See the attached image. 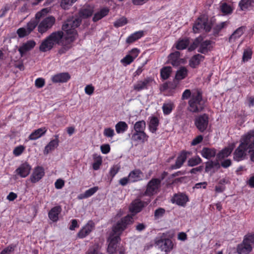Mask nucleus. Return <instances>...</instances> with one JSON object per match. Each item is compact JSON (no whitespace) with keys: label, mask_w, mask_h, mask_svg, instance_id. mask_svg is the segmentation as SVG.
<instances>
[{"label":"nucleus","mask_w":254,"mask_h":254,"mask_svg":"<svg viewBox=\"0 0 254 254\" xmlns=\"http://www.w3.org/2000/svg\"><path fill=\"white\" fill-rule=\"evenodd\" d=\"M94 162L93 163L92 167L94 170H98L99 169L100 166L102 163V159L101 156H98L96 157H94Z\"/></svg>","instance_id":"3c124183"},{"label":"nucleus","mask_w":254,"mask_h":254,"mask_svg":"<svg viewBox=\"0 0 254 254\" xmlns=\"http://www.w3.org/2000/svg\"><path fill=\"white\" fill-rule=\"evenodd\" d=\"M201 162L202 159L198 156H196L189 159L188 165L190 167H193L200 164Z\"/></svg>","instance_id":"09e8293b"},{"label":"nucleus","mask_w":254,"mask_h":254,"mask_svg":"<svg viewBox=\"0 0 254 254\" xmlns=\"http://www.w3.org/2000/svg\"><path fill=\"white\" fill-rule=\"evenodd\" d=\"M59 135H55V139L51 140L45 147L44 154L48 155L51 151L54 150L59 144Z\"/></svg>","instance_id":"412c9836"},{"label":"nucleus","mask_w":254,"mask_h":254,"mask_svg":"<svg viewBox=\"0 0 254 254\" xmlns=\"http://www.w3.org/2000/svg\"><path fill=\"white\" fill-rule=\"evenodd\" d=\"M174 107V103L170 101L164 103L162 107L163 114L165 115H169L172 112Z\"/></svg>","instance_id":"79ce46f5"},{"label":"nucleus","mask_w":254,"mask_h":254,"mask_svg":"<svg viewBox=\"0 0 254 254\" xmlns=\"http://www.w3.org/2000/svg\"><path fill=\"white\" fill-rule=\"evenodd\" d=\"M127 23V19L125 17H122L116 21L114 23V25L116 27H119L126 25Z\"/></svg>","instance_id":"bf43d9fd"},{"label":"nucleus","mask_w":254,"mask_h":254,"mask_svg":"<svg viewBox=\"0 0 254 254\" xmlns=\"http://www.w3.org/2000/svg\"><path fill=\"white\" fill-rule=\"evenodd\" d=\"M254 2V0H241L239 5L241 10H245L251 7Z\"/></svg>","instance_id":"de8ad7c7"},{"label":"nucleus","mask_w":254,"mask_h":254,"mask_svg":"<svg viewBox=\"0 0 254 254\" xmlns=\"http://www.w3.org/2000/svg\"><path fill=\"white\" fill-rule=\"evenodd\" d=\"M194 33H199L203 31L209 32L211 29V25L209 23L207 18L200 16L195 21L193 27Z\"/></svg>","instance_id":"0eeeda50"},{"label":"nucleus","mask_w":254,"mask_h":254,"mask_svg":"<svg viewBox=\"0 0 254 254\" xmlns=\"http://www.w3.org/2000/svg\"><path fill=\"white\" fill-rule=\"evenodd\" d=\"M205 59V57L199 54L193 55L189 61L190 66L195 68L198 66L201 62H202Z\"/></svg>","instance_id":"a878e982"},{"label":"nucleus","mask_w":254,"mask_h":254,"mask_svg":"<svg viewBox=\"0 0 254 254\" xmlns=\"http://www.w3.org/2000/svg\"><path fill=\"white\" fill-rule=\"evenodd\" d=\"M134 61L133 58L128 54L123 59L121 60V62L125 66L127 65L131 64Z\"/></svg>","instance_id":"052dcab7"},{"label":"nucleus","mask_w":254,"mask_h":254,"mask_svg":"<svg viewBox=\"0 0 254 254\" xmlns=\"http://www.w3.org/2000/svg\"><path fill=\"white\" fill-rule=\"evenodd\" d=\"M189 44V40L188 39L179 40L176 43V48L179 50H184L187 48Z\"/></svg>","instance_id":"49530a36"},{"label":"nucleus","mask_w":254,"mask_h":254,"mask_svg":"<svg viewBox=\"0 0 254 254\" xmlns=\"http://www.w3.org/2000/svg\"><path fill=\"white\" fill-rule=\"evenodd\" d=\"M36 42L33 40L27 41L24 43L18 49V51L21 57H23L27 52L30 51L34 48Z\"/></svg>","instance_id":"6ab92c4d"},{"label":"nucleus","mask_w":254,"mask_h":254,"mask_svg":"<svg viewBox=\"0 0 254 254\" xmlns=\"http://www.w3.org/2000/svg\"><path fill=\"white\" fill-rule=\"evenodd\" d=\"M172 72V68L170 66L163 67L160 69V77L162 80L168 79Z\"/></svg>","instance_id":"e433bc0d"},{"label":"nucleus","mask_w":254,"mask_h":254,"mask_svg":"<svg viewBox=\"0 0 254 254\" xmlns=\"http://www.w3.org/2000/svg\"><path fill=\"white\" fill-rule=\"evenodd\" d=\"M253 52L250 48L245 49L243 53V60L244 62H247L252 58Z\"/></svg>","instance_id":"5fc2aeb1"},{"label":"nucleus","mask_w":254,"mask_h":254,"mask_svg":"<svg viewBox=\"0 0 254 254\" xmlns=\"http://www.w3.org/2000/svg\"><path fill=\"white\" fill-rule=\"evenodd\" d=\"M127 124L124 121H120L115 125V129L117 133H123L128 129Z\"/></svg>","instance_id":"a19ab883"},{"label":"nucleus","mask_w":254,"mask_h":254,"mask_svg":"<svg viewBox=\"0 0 254 254\" xmlns=\"http://www.w3.org/2000/svg\"><path fill=\"white\" fill-rule=\"evenodd\" d=\"M234 148V146L232 145L228 147H225L221 150L217 155V158L220 160L228 157L231 154Z\"/></svg>","instance_id":"f704fd0d"},{"label":"nucleus","mask_w":254,"mask_h":254,"mask_svg":"<svg viewBox=\"0 0 254 254\" xmlns=\"http://www.w3.org/2000/svg\"><path fill=\"white\" fill-rule=\"evenodd\" d=\"M16 247V245L10 244L2 250L0 254H10L14 251Z\"/></svg>","instance_id":"4d7b16f0"},{"label":"nucleus","mask_w":254,"mask_h":254,"mask_svg":"<svg viewBox=\"0 0 254 254\" xmlns=\"http://www.w3.org/2000/svg\"><path fill=\"white\" fill-rule=\"evenodd\" d=\"M153 81V79L151 77H147L143 80H138L133 85V89L137 92H140L143 90H148Z\"/></svg>","instance_id":"ddd939ff"},{"label":"nucleus","mask_w":254,"mask_h":254,"mask_svg":"<svg viewBox=\"0 0 254 254\" xmlns=\"http://www.w3.org/2000/svg\"><path fill=\"white\" fill-rule=\"evenodd\" d=\"M165 213V209L163 208L159 207L156 209L154 212V218L157 219L163 216Z\"/></svg>","instance_id":"680f3d73"},{"label":"nucleus","mask_w":254,"mask_h":254,"mask_svg":"<svg viewBox=\"0 0 254 254\" xmlns=\"http://www.w3.org/2000/svg\"><path fill=\"white\" fill-rule=\"evenodd\" d=\"M150 198H146L144 200H141L140 198H136L130 203L128 210L131 213L130 215L133 217L138 213L142 211L144 208L146 207L151 202Z\"/></svg>","instance_id":"39448f33"},{"label":"nucleus","mask_w":254,"mask_h":254,"mask_svg":"<svg viewBox=\"0 0 254 254\" xmlns=\"http://www.w3.org/2000/svg\"><path fill=\"white\" fill-rule=\"evenodd\" d=\"M54 46V44L48 36L42 41L39 46V50L42 52H46L52 50Z\"/></svg>","instance_id":"393cba45"},{"label":"nucleus","mask_w":254,"mask_h":254,"mask_svg":"<svg viewBox=\"0 0 254 254\" xmlns=\"http://www.w3.org/2000/svg\"><path fill=\"white\" fill-rule=\"evenodd\" d=\"M144 35L143 31H138L130 35L126 39V42L127 44H131L138 39H140Z\"/></svg>","instance_id":"c756f323"},{"label":"nucleus","mask_w":254,"mask_h":254,"mask_svg":"<svg viewBox=\"0 0 254 254\" xmlns=\"http://www.w3.org/2000/svg\"><path fill=\"white\" fill-rule=\"evenodd\" d=\"M70 79V75L68 72H62L53 75L52 81L53 83L67 82Z\"/></svg>","instance_id":"4be33fe9"},{"label":"nucleus","mask_w":254,"mask_h":254,"mask_svg":"<svg viewBox=\"0 0 254 254\" xmlns=\"http://www.w3.org/2000/svg\"><path fill=\"white\" fill-rule=\"evenodd\" d=\"M139 53H140V50L136 48H133L132 49H131L129 52L128 54L134 60L138 57Z\"/></svg>","instance_id":"774afa93"},{"label":"nucleus","mask_w":254,"mask_h":254,"mask_svg":"<svg viewBox=\"0 0 254 254\" xmlns=\"http://www.w3.org/2000/svg\"><path fill=\"white\" fill-rule=\"evenodd\" d=\"M109 12V10L108 8L104 7L102 8L99 11L95 13L92 19L93 21L94 22L98 21L108 15Z\"/></svg>","instance_id":"58836bf2"},{"label":"nucleus","mask_w":254,"mask_h":254,"mask_svg":"<svg viewBox=\"0 0 254 254\" xmlns=\"http://www.w3.org/2000/svg\"><path fill=\"white\" fill-rule=\"evenodd\" d=\"M25 150V147L23 145H19L16 147L13 151V153L15 156L20 155Z\"/></svg>","instance_id":"69168bd1"},{"label":"nucleus","mask_w":254,"mask_h":254,"mask_svg":"<svg viewBox=\"0 0 254 254\" xmlns=\"http://www.w3.org/2000/svg\"><path fill=\"white\" fill-rule=\"evenodd\" d=\"M17 34L19 38H24L28 35L29 33L27 29L24 27L19 28L17 30Z\"/></svg>","instance_id":"0e129e2a"},{"label":"nucleus","mask_w":254,"mask_h":254,"mask_svg":"<svg viewBox=\"0 0 254 254\" xmlns=\"http://www.w3.org/2000/svg\"><path fill=\"white\" fill-rule=\"evenodd\" d=\"M254 149V131H250L243 135L240 144L233 153V159L237 162L245 159L247 152L250 153Z\"/></svg>","instance_id":"f257e3e1"},{"label":"nucleus","mask_w":254,"mask_h":254,"mask_svg":"<svg viewBox=\"0 0 254 254\" xmlns=\"http://www.w3.org/2000/svg\"><path fill=\"white\" fill-rule=\"evenodd\" d=\"M207 100L203 98L202 92L196 89L192 92L191 99L188 101V110L191 113H199L204 110Z\"/></svg>","instance_id":"f03ea898"},{"label":"nucleus","mask_w":254,"mask_h":254,"mask_svg":"<svg viewBox=\"0 0 254 254\" xmlns=\"http://www.w3.org/2000/svg\"><path fill=\"white\" fill-rule=\"evenodd\" d=\"M93 13V8L87 6L80 9L78 12L79 16L81 18H86L91 16Z\"/></svg>","instance_id":"2f4dec72"},{"label":"nucleus","mask_w":254,"mask_h":254,"mask_svg":"<svg viewBox=\"0 0 254 254\" xmlns=\"http://www.w3.org/2000/svg\"><path fill=\"white\" fill-rule=\"evenodd\" d=\"M50 9L48 8H44L38 11L35 14V19L39 20L41 18L45 16L49 12Z\"/></svg>","instance_id":"6e6d98bb"},{"label":"nucleus","mask_w":254,"mask_h":254,"mask_svg":"<svg viewBox=\"0 0 254 254\" xmlns=\"http://www.w3.org/2000/svg\"><path fill=\"white\" fill-rule=\"evenodd\" d=\"M146 128V123L144 120L136 122L134 125V132L144 131Z\"/></svg>","instance_id":"c03bdc74"},{"label":"nucleus","mask_w":254,"mask_h":254,"mask_svg":"<svg viewBox=\"0 0 254 254\" xmlns=\"http://www.w3.org/2000/svg\"><path fill=\"white\" fill-rule=\"evenodd\" d=\"M54 46L55 45H64V33L63 31H57L52 32L48 36Z\"/></svg>","instance_id":"4468645a"},{"label":"nucleus","mask_w":254,"mask_h":254,"mask_svg":"<svg viewBox=\"0 0 254 254\" xmlns=\"http://www.w3.org/2000/svg\"><path fill=\"white\" fill-rule=\"evenodd\" d=\"M161 186V180L157 178H153L147 183L146 190L143 195L151 197L157 193Z\"/></svg>","instance_id":"6e6552de"},{"label":"nucleus","mask_w":254,"mask_h":254,"mask_svg":"<svg viewBox=\"0 0 254 254\" xmlns=\"http://www.w3.org/2000/svg\"><path fill=\"white\" fill-rule=\"evenodd\" d=\"M128 177L130 182L135 183L143 180V173L140 169H135L129 173Z\"/></svg>","instance_id":"5701e85b"},{"label":"nucleus","mask_w":254,"mask_h":254,"mask_svg":"<svg viewBox=\"0 0 254 254\" xmlns=\"http://www.w3.org/2000/svg\"><path fill=\"white\" fill-rule=\"evenodd\" d=\"M246 28V27L245 26H242L237 28L230 36L229 42H232L239 38L243 34Z\"/></svg>","instance_id":"72a5a7b5"},{"label":"nucleus","mask_w":254,"mask_h":254,"mask_svg":"<svg viewBox=\"0 0 254 254\" xmlns=\"http://www.w3.org/2000/svg\"><path fill=\"white\" fill-rule=\"evenodd\" d=\"M155 244L158 246L162 251L166 253L170 252L174 247L172 241L167 238V234L159 233L154 240Z\"/></svg>","instance_id":"20e7f679"},{"label":"nucleus","mask_w":254,"mask_h":254,"mask_svg":"<svg viewBox=\"0 0 254 254\" xmlns=\"http://www.w3.org/2000/svg\"><path fill=\"white\" fill-rule=\"evenodd\" d=\"M221 10L225 14H229L232 12L231 6L226 3H224L221 6Z\"/></svg>","instance_id":"864d4df0"},{"label":"nucleus","mask_w":254,"mask_h":254,"mask_svg":"<svg viewBox=\"0 0 254 254\" xmlns=\"http://www.w3.org/2000/svg\"><path fill=\"white\" fill-rule=\"evenodd\" d=\"M46 127H41L34 130L29 136V140H35L44 135L47 132Z\"/></svg>","instance_id":"bb28decb"},{"label":"nucleus","mask_w":254,"mask_h":254,"mask_svg":"<svg viewBox=\"0 0 254 254\" xmlns=\"http://www.w3.org/2000/svg\"><path fill=\"white\" fill-rule=\"evenodd\" d=\"M99 190V187L97 186L91 188L87 190H86L84 193H80L77 196V198L78 199H83L85 198H88L92 195H93L95 193H96Z\"/></svg>","instance_id":"c9c22d12"},{"label":"nucleus","mask_w":254,"mask_h":254,"mask_svg":"<svg viewBox=\"0 0 254 254\" xmlns=\"http://www.w3.org/2000/svg\"><path fill=\"white\" fill-rule=\"evenodd\" d=\"M148 138V136L144 131L134 132L131 137L132 139L135 141H142V142L147 141Z\"/></svg>","instance_id":"ea45409f"},{"label":"nucleus","mask_w":254,"mask_h":254,"mask_svg":"<svg viewBox=\"0 0 254 254\" xmlns=\"http://www.w3.org/2000/svg\"><path fill=\"white\" fill-rule=\"evenodd\" d=\"M188 71L185 67H181L177 71L175 80H177L178 82L185 79L188 75Z\"/></svg>","instance_id":"4c0bfd02"},{"label":"nucleus","mask_w":254,"mask_h":254,"mask_svg":"<svg viewBox=\"0 0 254 254\" xmlns=\"http://www.w3.org/2000/svg\"><path fill=\"white\" fill-rule=\"evenodd\" d=\"M103 134L105 136L109 138H112L115 135L114 130L111 127L105 128L103 131Z\"/></svg>","instance_id":"e2e57ef3"},{"label":"nucleus","mask_w":254,"mask_h":254,"mask_svg":"<svg viewBox=\"0 0 254 254\" xmlns=\"http://www.w3.org/2000/svg\"><path fill=\"white\" fill-rule=\"evenodd\" d=\"M45 175L44 168L41 166H37L34 168L32 174L30 176V181L32 183L39 181Z\"/></svg>","instance_id":"a211bd4d"},{"label":"nucleus","mask_w":254,"mask_h":254,"mask_svg":"<svg viewBox=\"0 0 254 254\" xmlns=\"http://www.w3.org/2000/svg\"><path fill=\"white\" fill-rule=\"evenodd\" d=\"M180 53L178 51H176L170 54L168 56V63L171 64L173 66H178L180 64Z\"/></svg>","instance_id":"7c9ffc66"},{"label":"nucleus","mask_w":254,"mask_h":254,"mask_svg":"<svg viewBox=\"0 0 254 254\" xmlns=\"http://www.w3.org/2000/svg\"><path fill=\"white\" fill-rule=\"evenodd\" d=\"M95 224L90 220L82 227L77 233V237L79 239H83L88 236L94 229Z\"/></svg>","instance_id":"dca6fc26"},{"label":"nucleus","mask_w":254,"mask_h":254,"mask_svg":"<svg viewBox=\"0 0 254 254\" xmlns=\"http://www.w3.org/2000/svg\"><path fill=\"white\" fill-rule=\"evenodd\" d=\"M190 154V152L188 151L183 150L181 151L179 154L175 164L172 165V169H177L180 168L186 161L188 156Z\"/></svg>","instance_id":"2eb2a0df"},{"label":"nucleus","mask_w":254,"mask_h":254,"mask_svg":"<svg viewBox=\"0 0 254 254\" xmlns=\"http://www.w3.org/2000/svg\"><path fill=\"white\" fill-rule=\"evenodd\" d=\"M220 164L217 161H209L205 163V172L209 173L213 168L216 167L220 168Z\"/></svg>","instance_id":"a18cd8bd"},{"label":"nucleus","mask_w":254,"mask_h":254,"mask_svg":"<svg viewBox=\"0 0 254 254\" xmlns=\"http://www.w3.org/2000/svg\"><path fill=\"white\" fill-rule=\"evenodd\" d=\"M133 221L132 216L129 214H127L126 216L122 218L113 227V233H114V234L121 236L123 231L127 229V226L132 224Z\"/></svg>","instance_id":"423d86ee"},{"label":"nucleus","mask_w":254,"mask_h":254,"mask_svg":"<svg viewBox=\"0 0 254 254\" xmlns=\"http://www.w3.org/2000/svg\"><path fill=\"white\" fill-rule=\"evenodd\" d=\"M120 167L118 165H114L111 168L109 172L110 177L113 179L115 175L119 172Z\"/></svg>","instance_id":"338daca9"},{"label":"nucleus","mask_w":254,"mask_h":254,"mask_svg":"<svg viewBox=\"0 0 254 254\" xmlns=\"http://www.w3.org/2000/svg\"><path fill=\"white\" fill-rule=\"evenodd\" d=\"M149 119L150 121L148 125L149 130L152 133H156L159 125V120L155 116L150 117H149Z\"/></svg>","instance_id":"c85d7f7f"},{"label":"nucleus","mask_w":254,"mask_h":254,"mask_svg":"<svg viewBox=\"0 0 254 254\" xmlns=\"http://www.w3.org/2000/svg\"><path fill=\"white\" fill-rule=\"evenodd\" d=\"M201 156L207 159H210L215 156L216 149L214 148L203 147L200 152Z\"/></svg>","instance_id":"cd10ccee"},{"label":"nucleus","mask_w":254,"mask_h":254,"mask_svg":"<svg viewBox=\"0 0 254 254\" xmlns=\"http://www.w3.org/2000/svg\"><path fill=\"white\" fill-rule=\"evenodd\" d=\"M189 201V197L186 192H178L174 194L171 198V202L173 204L182 207H185Z\"/></svg>","instance_id":"9b49d317"},{"label":"nucleus","mask_w":254,"mask_h":254,"mask_svg":"<svg viewBox=\"0 0 254 254\" xmlns=\"http://www.w3.org/2000/svg\"><path fill=\"white\" fill-rule=\"evenodd\" d=\"M194 122L196 128L200 132H204L208 126L209 116L206 113L198 115L195 117Z\"/></svg>","instance_id":"1a4fd4ad"},{"label":"nucleus","mask_w":254,"mask_h":254,"mask_svg":"<svg viewBox=\"0 0 254 254\" xmlns=\"http://www.w3.org/2000/svg\"><path fill=\"white\" fill-rule=\"evenodd\" d=\"M212 42L209 40H206L202 41L199 45L198 52L206 54L208 52L212 50L213 47L212 46Z\"/></svg>","instance_id":"b1692460"},{"label":"nucleus","mask_w":254,"mask_h":254,"mask_svg":"<svg viewBox=\"0 0 254 254\" xmlns=\"http://www.w3.org/2000/svg\"><path fill=\"white\" fill-rule=\"evenodd\" d=\"M61 212V207L59 206H55L49 212V218L53 222H57L59 219V215Z\"/></svg>","instance_id":"473e14b6"},{"label":"nucleus","mask_w":254,"mask_h":254,"mask_svg":"<svg viewBox=\"0 0 254 254\" xmlns=\"http://www.w3.org/2000/svg\"><path fill=\"white\" fill-rule=\"evenodd\" d=\"M77 0H62L61 6L64 9H68Z\"/></svg>","instance_id":"603ef678"},{"label":"nucleus","mask_w":254,"mask_h":254,"mask_svg":"<svg viewBox=\"0 0 254 254\" xmlns=\"http://www.w3.org/2000/svg\"><path fill=\"white\" fill-rule=\"evenodd\" d=\"M38 20H31L27 24L26 29L29 34L33 31L37 26L39 24Z\"/></svg>","instance_id":"8fccbe9b"},{"label":"nucleus","mask_w":254,"mask_h":254,"mask_svg":"<svg viewBox=\"0 0 254 254\" xmlns=\"http://www.w3.org/2000/svg\"><path fill=\"white\" fill-rule=\"evenodd\" d=\"M253 247L251 244L245 242L243 239L242 242L237 246V252L239 254H249L253 250Z\"/></svg>","instance_id":"aec40b11"},{"label":"nucleus","mask_w":254,"mask_h":254,"mask_svg":"<svg viewBox=\"0 0 254 254\" xmlns=\"http://www.w3.org/2000/svg\"><path fill=\"white\" fill-rule=\"evenodd\" d=\"M31 170V166L26 162L21 164L15 170V172L21 178L28 176Z\"/></svg>","instance_id":"f3484780"},{"label":"nucleus","mask_w":254,"mask_h":254,"mask_svg":"<svg viewBox=\"0 0 254 254\" xmlns=\"http://www.w3.org/2000/svg\"><path fill=\"white\" fill-rule=\"evenodd\" d=\"M121 241L120 236L114 234L113 233L109 238L108 241L109 242L108 246L107 252L109 254H115L117 251L118 244Z\"/></svg>","instance_id":"f8f14e48"},{"label":"nucleus","mask_w":254,"mask_h":254,"mask_svg":"<svg viewBox=\"0 0 254 254\" xmlns=\"http://www.w3.org/2000/svg\"><path fill=\"white\" fill-rule=\"evenodd\" d=\"M81 22L79 18L68 19L63 24L62 30L66 33L64 40L67 44H70L75 40L77 36V32L76 28H77Z\"/></svg>","instance_id":"7ed1b4c3"},{"label":"nucleus","mask_w":254,"mask_h":254,"mask_svg":"<svg viewBox=\"0 0 254 254\" xmlns=\"http://www.w3.org/2000/svg\"><path fill=\"white\" fill-rule=\"evenodd\" d=\"M245 242L248 244H251L252 246L254 245V233H249L246 235L244 237Z\"/></svg>","instance_id":"13d9d810"},{"label":"nucleus","mask_w":254,"mask_h":254,"mask_svg":"<svg viewBox=\"0 0 254 254\" xmlns=\"http://www.w3.org/2000/svg\"><path fill=\"white\" fill-rule=\"evenodd\" d=\"M228 24V22L227 21H224L217 24L213 28V35L215 37H217L221 31L227 27Z\"/></svg>","instance_id":"37998d69"},{"label":"nucleus","mask_w":254,"mask_h":254,"mask_svg":"<svg viewBox=\"0 0 254 254\" xmlns=\"http://www.w3.org/2000/svg\"><path fill=\"white\" fill-rule=\"evenodd\" d=\"M56 22V19L53 16H49L44 18L38 25V31L41 34L46 33L50 29Z\"/></svg>","instance_id":"9d476101"}]
</instances>
